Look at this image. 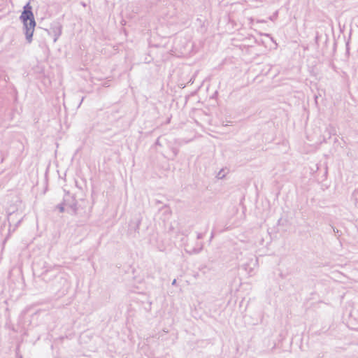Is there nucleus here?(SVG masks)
Masks as SVG:
<instances>
[{
    "mask_svg": "<svg viewBox=\"0 0 358 358\" xmlns=\"http://www.w3.org/2000/svg\"><path fill=\"white\" fill-rule=\"evenodd\" d=\"M20 20L23 24V31L27 43H31L35 30L36 21L29 3H27L23 7V11L20 16Z\"/></svg>",
    "mask_w": 358,
    "mask_h": 358,
    "instance_id": "obj_1",
    "label": "nucleus"
},
{
    "mask_svg": "<svg viewBox=\"0 0 358 358\" xmlns=\"http://www.w3.org/2000/svg\"><path fill=\"white\" fill-rule=\"evenodd\" d=\"M227 173L228 170L227 169H222L217 173L216 178L218 179H222Z\"/></svg>",
    "mask_w": 358,
    "mask_h": 358,
    "instance_id": "obj_2",
    "label": "nucleus"
},
{
    "mask_svg": "<svg viewBox=\"0 0 358 358\" xmlns=\"http://www.w3.org/2000/svg\"><path fill=\"white\" fill-rule=\"evenodd\" d=\"M57 208L59 210V211L60 213H63V212L64 211V206H63V205H62V204H61V205H58V206H57Z\"/></svg>",
    "mask_w": 358,
    "mask_h": 358,
    "instance_id": "obj_3",
    "label": "nucleus"
},
{
    "mask_svg": "<svg viewBox=\"0 0 358 358\" xmlns=\"http://www.w3.org/2000/svg\"><path fill=\"white\" fill-rule=\"evenodd\" d=\"M59 35H60V32L55 36V37L54 38V42H56L57 41L58 37H59Z\"/></svg>",
    "mask_w": 358,
    "mask_h": 358,
    "instance_id": "obj_4",
    "label": "nucleus"
},
{
    "mask_svg": "<svg viewBox=\"0 0 358 358\" xmlns=\"http://www.w3.org/2000/svg\"><path fill=\"white\" fill-rule=\"evenodd\" d=\"M176 283V279H174V280H173V282H172V285H175Z\"/></svg>",
    "mask_w": 358,
    "mask_h": 358,
    "instance_id": "obj_5",
    "label": "nucleus"
}]
</instances>
